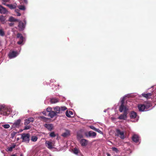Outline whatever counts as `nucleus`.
Listing matches in <instances>:
<instances>
[{
	"instance_id": "obj_1",
	"label": "nucleus",
	"mask_w": 156,
	"mask_h": 156,
	"mask_svg": "<svg viewBox=\"0 0 156 156\" xmlns=\"http://www.w3.org/2000/svg\"><path fill=\"white\" fill-rule=\"evenodd\" d=\"M11 112L10 109H8L5 105H0V114L3 116H7Z\"/></svg>"
},
{
	"instance_id": "obj_2",
	"label": "nucleus",
	"mask_w": 156,
	"mask_h": 156,
	"mask_svg": "<svg viewBox=\"0 0 156 156\" xmlns=\"http://www.w3.org/2000/svg\"><path fill=\"white\" fill-rule=\"evenodd\" d=\"M30 135L28 133H23L21 135V138L23 142L28 143L30 140Z\"/></svg>"
},
{
	"instance_id": "obj_3",
	"label": "nucleus",
	"mask_w": 156,
	"mask_h": 156,
	"mask_svg": "<svg viewBox=\"0 0 156 156\" xmlns=\"http://www.w3.org/2000/svg\"><path fill=\"white\" fill-rule=\"evenodd\" d=\"M96 134V133L91 131L85 133V135L87 137H95Z\"/></svg>"
},
{
	"instance_id": "obj_4",
	"label": "nucleus",
	"mask_w": 156,
	"mask_h": 156,
	"mask_svg": "<svg viewBox=\"0 0 156 156\" xmlns=\"http://www.w3.org/2000/svg\"><path fill=\"white\" fill-rule=\"evenodd\" d=\"M116 136H120V138L123 139L125 138L124 132L123 131H121L119 129H117L116 130Z\"/></svg>"
},
{
	"instance_id": "obj_5",
	"label": "nucleus",
	"mask_w": 156,
	"mask_h": 156,
	"mask_svg": "<svg viewBox=\"0 0 156 156\" xmlns=\"http://www.w3.org/2000/svg\"><path fill=\"white\" fill-rule=\"evenodd\" d=\"M44 126L50 131H51L54 128L53 125L52 124L46 123L44 125Z\"/></svg>"
},
{
	"instance_id": "obj_6",
	"label": "nucleus",
	"mask_w": 156,
	"mask_h": 156,
	"mask_svg": "<svg viewBox=\"0 0 156 156\" xmlns=\"http://www.w3.org/2000/svg\"><path fill=\"white\" fill-rule=\"evenodd\" d=\"M19 23L18 25L19 30L20 31L23 30L25 27V25L24 23L21 21H19Z\"/></svg>"
},
{
	"instance_id": "obj_7",
	"label": "nucleus",
	"mask_w": 156,
	"mask_h": 156,
	"mask_svg": "<svg viewBox=\"0 0 156 156\" xmlns=\"http://www.w3.org/2000/svg\"><path fill=\"white\" fill-rule=\"evenodd\" d=\"M17 54V51H13L9 53V58H11L16 57Z\"/></svg>"
},
{
	"instance_id": "obj_8",
	"label": "nucleus",
	"mask_w": 156,
	"mask_h": 156,
	"mask_svg": "<svg viewBox=\"0 0 156 156\" xmlns=\"http://www.w3.org/2000/svg\"><path fill=\"white\" fill-rule=\"evenodd\" d=\"M8 12L7 10L5 8L0 5V13L5 14L7 13Z\"/></svg>"
},
{
	"instance_id": "obj_9",
	"label": "nucleus",
	"mask_w": 156,
	"mask_h": 156,
	"mask_svg": "<svg viewBox=\"0 0 156 156\" xmlns=\"http://www.w3.org/2000/svg\"><path fill=\"white\" fill-rule=\"evenodd\" d=\"M127 112L125 110L123 112V114H121L119 117L118 118L120 119H125L127 118Z\"/></svg>"
},
{
	"instance_id": "obj_10",
	"label": "nucleus",
	"mask_w": 156,
	"mask_h": 156,
	"mask_svg": "<svg viewBox=\"0 0 156 156\" xmlns=\"http://www.w3.org/2000/svg\"><path fill=\"white\" fill-rule=\"evenodd\" d=\"M46 146L49 149H52L53 147V144L52 142L47 141L45 143Z\"/></svg>"
},
{
	"instance_id": "obj_11",
	"label": "nucleus",
	"mask_w": 156,
	"mask_h": 156,
	"mask_svg": "<svg viewBox=\"0 0 156 156\" xmlns=\"http://www.w3.org/2000/svg\"><path fill=\"white\" fill-rule=\"evenodd\" d=\"M152 95H154V93L153 92L149 93L147 94L143 93L142 94V96L146 98H151Z\"/></svg>"
},
{
	"instance_id": "obj_12",
	"label": "nucleus",
	"mask_w": 156,
	"mask_h": 156,
	"mask_svg": "<svg viewBox=\"0 0 156 156\" xmlns=\"http://www.w3.org/2000/svg\"><path fill=\"white\" fill-rule=\"evenodd\" d=\"M80 142L82 146H85L87 144L88 141L85 139H82L80 140Z\"/></svg>"
},
{
	"instance_id": "obj_13",
	"label": "nucleus",
	"mask_w": 156,
	"mask_h": 156,
	"mask_svg": "<svg viewBox=\"0 0 156 156\" xmlns=\"http://www.w3.org/2000/svg\"><path fill=\"white\" fill-rule=\"evenodd\" d=\"M132 139L134 142L137 143L139 141V137L138 135L134 134L133 136Z\"/></svg>"
},
{
	"instance_id": "obj_14",
	"label": "nucleus",
	"mask_w": 156,
	"mask_h": 156,
	"mask_svg": "<svg viewBox=\"0 0 156 156\" xmlns=\"http://www.w3.org/2000/svg\"><path fill=\"white\" fill-rule=\"evenodd\" d=\"M138 107L139 110L140 111H144L147 110L144 104L138 105Z\"/></svg>"
},
{
	"instance_id": "obj_15",
	"label": "nucleus",
	"mask_w": 156,
	"mask_h": 156,
	"mask_svg": "<svg viewBox=\"0 0 156 156\" xmlns=\"http://www.w3.org/2000/svg\"><path fill=\"white\" fill-rule=\"evenodd\" d=\"M21 121V120L20 119H18L14 122L13 126L15 127H19L20 126Z\"/></svg>"
},
{
	"instance_id": "obj_16",
	"label": "nucleus",
	"mask_w": 156,
	"mask_h": 156,
	"mask_svg": "<svg viewBox=\"0 0 156 156\" xmlns=\"http://www.w3.org/2000/svg\"><path fill=\"white\" fill-rule=\"evenodd\" d=\"M129 115L131 119H134L136 117L137 113L134 111H132L130 113Z\"/></svg>"
},
{
	"instance_id": "obj_17",
	"label": "nucleus",
	"mask_w": 156,
	"mask_h": 156,
	"mask_svg": "<svg viewBox=\"0 0 156 156\" xmlns=\"http://www.w3.org/2000/svg\"><path fill=\"white\" fill-rule=\"evenodd\" d=\"M119 110L120 112H122L123 111H124L125 110L127 112V110L126 109V106H124V105H121L119 107Z\"/></svg>"
},
{
	"instance_id": "obj_18",
	"label": "nucleus",
	"mask_w": 156,
	"mask_h": 156,
	"mask_svg": "<svg viewBox=\"0 0 156 156\" xmlns=\"http://www.w3.org/2000/svg\"><path fill=\"white\" fill-rule=\"evenodd\" d=\"M70 135V131L68 130H66V132L63 133L62 136L64 137H66Z\"/></svg>"
},
{
	"instance_id": "obj_19",
	"label": "nucleus",
	"mask_w": 156,
	"mask_h": 156,
	"mask_svg": "<svg viewBox=\"0 0 156 156\" xmlns=\"http://www.w3.org/2000/svg\"><path fill=\"white\" fill-rule=\"evenodd\" d=\"M56 115V113L54 111H52L49 113L48 115L51 118H52Z\"/></svg>"
},
{
	"instance_id": "obj_20",
	"label": "nucleus",
	"mask_w": 156,
	"mask_h": 156,
	"mask_svg": "<svg viewBox=\"0 0 156 156\" xmlns=\"http://www.w3.org/2000/svg\"><path fill=\"white\" fill-rule=\"evenodd\" d=\"M146 110L149 108L151 106V103L148 102H146L144 104Z\"/></svg>"
},
{
	"instance_id": "obj_21",
	"label": "nucleus",
	"mask_w": 156,
	"mask_h": 156,
	"mask_svg": "<svg viewBox=\"0 0 156 156\" xmlns=\"http://www.w3.org/2000/svg\"><path fill=\"white\" fill-rule=\"evenodd\" d=\"M8 21L11 22H19V20L18 19H15L14 17L12 16H10L9 17Z\"/></svg>"
},
{
	"instance_id": "obj_22",
	"label": "nucleus",
	"mask_w": 156,
	"mask_h": 156,
	"mask_svg": "<svg viewBox=\"0 0 156 156\" xmlns=\"http://www.w3.org/2000/svg\"><path fill=\"white\" fill-rule=\"evenodd\" d=\"M39 118L41 120L45 122H47L49 120V119L43 116H41Z\"/></svg>"
},
{
	"instance_id": "obj_23",
	"label": "nucleus",
	"mask_w": 156,
	"mask_h": 156,
	"mask_svg": "<svg viewBox=\"0 0 156 156\" xmlns=\"http://www.w3.org/2000/svg\"><path fill=\"white\" fill-rule=\"evenodd\" d=\"M66 115L68 117H71V115H73V112H72L70 111H67L66 112Z\"/></svg>"
},
{
	"instance_id": "obj_24",
	"label": "nucleus",
	"mask_w": 156,
	"mask_h": 156,
	"mask_svg": "<svg viewBox=\"0 0 156 156\" xmlns=\"http://www.w3.org/2000/svg\"><path fill=\"white\" fill-rule=\"evenodd\" d=\"M10 9H15L16 6V4H7L6 5Z\"/></svg>"
},
{
	"instance_id": "obj_25",
	"label": "nucleus",
	"mask_w": 156,
	"mask_h": 156,
	"mask_svg": "<svg viewBox=\"0 0 156 156\" xmlns=\"http://www.w3.org/2000/svg\"><path fill=\"white\" fill-rule=\"evenodd\" d=\"M54 110L57 114L59 113H60V108L59 106H56L54 108Z\"/></svg>"
},
{
	"instance_id": "obj_26",
	"label": "nucleus",
	"mask_w": 156,
	"mask_h": 156,
	"mask_svg": "<svg viewBox=\"0 0 156 156\" xmlns=\"http://www.w3.org/2000/svg\"><path fill=\"white\" fill-rule=\"evenodd\" d=\"M58 102V100L56 98H52L50 100V102L51 104H54Z\"/></svg>"
},
{
	"instance_id": "obj_27",
	"label": "nucleus",
	"mask_w": 156,
	"mask_h": 156,
	"mask_svg": "<svg viewBox=\"0 0 156 156\" xmlns=\"http://www.w3.org/2000/svg\"><path fill=\"white\" fill-rule=\"evenodd\" d=\"M5 20V17L3 16H0V21L2 23L4 24Z\"/></svg>"
},
{
	"instance_id": "obj_28",
	"label": "nucleus",
	"mask_w": 156,
	"mask_h": 156,
	"mask_svg": "<svg viewBox=\"0 0 156 156\" xmlns=\"http://www.w3.org/2000/svg\"><path fill=\"white\" fill-rule=\"evenodd\" d=\"M30 122L29 120V119L28 118L25 120L24 124L25 126H26L29 124Z\"/></svg>"
},
{
	"instance_id": "obj_29",
	"label": "nucleus",
	"mask_w": 156,
	"mask_h": 156,
	"mask_svg": "<svg viewBox=\"0 0 156 156\" xmlns=\"http://www.w3.org/2000/svg\"><path fill=\"white\" fill-rule=\"evenodd\" d=\"M18 8L20 9L21 10H25V7L24 5H19L18 6Z\"/></svg>"
},
{
	"instance_id": "obj_30",
	"label": "nucleus",
	"mask_w": 156,
	"mask_h": 156,
	"mask_svg": "<svg viewBox=\"0 0 156 156\" xmlns=\"http://www.w3.org/2000/svg\"><path fill=\"white\" fill-rule=\"evenodd\" d=\"M82 138H83V136L82 134L78 133L77 134V138L78 140Z\"/></svg>"
},
{
	"instance_id": "obj_31",
	"label": "nucleus",
	"mask_w": 156,
	"mask_h": 156,
	"mask_svg": "<svg viewBox=\"0 0 156 156\" xmlns=\"http://www.w3.org/2000/svg\"><path fill=\"white\" fill-rule=\"evenodd\" d=\"M67 109L65 107H61L60 108V113H62L63 111H64Z\"/></svg>"
},
{
	"instance_id": "obj_32",
	"label": "nucleus",
	"mask_w": 156,
	"mask_h": 156,
	"mask_svg": "<svg viewBox=\"0 0 156 156\" xmlns=\"http://www.w3.org/2000/svg\"><path fill=\"white\" fill-rule=\"evenodd\" d=\"M37 139V138L36 136H33L31 138V140L34 142L36 141Z\"/></svg>"
},
{
	"instance_id": "obj_33",
	"label": "nucleus",
	"mask_w": 156,
	"mask_h": 156,
	"mask_svg": "<svg viewBox=\"0 0 156 156\" xmlns=\"http://www.w3.org/2000/svg\"><path fill=\"white\" fill-rule=\"evenodd\" d=\"M49 136L50 137H54L56 136V135L54 132H52L50 133L49 134Z\"/></svg>"
},
{
	"instance_id": "obj_34",
	"label": "nucleus",
	"mask_w": 156,
	"mask_h": 156,
	"mask_svg": "<svg viewBox=\"0 0 156 156\" xmlns=\"http://www.w3.org/2000/svg\"><path fill=\"white\" fill-rule=\"evenodd\" d=\"M5 35L4 31L2 29H0V35L1 36H4Z\"/></svg>"
},
{
	"instance_id": "obj_35",
	"label": "nucleus",
	"mask_w": 156,
	"mask_h": 156,
	"mask_svg": "<svg viewBox=\"0 0 156 156\" xmlns=\"http://www.w3.org/2000/svg\"><path fill=\"white\" fill-rule=\"evenodd\" d=\"M2 126H3L5 128L8 129L9 128L10 126L9 124H5L3 125Z\"/></svg>"
},
{
	"instance_id": "obj_36",
	"label": "nucleus",
	"mask_w": 156,
	"mask_h": 156,
	"mask_svg": "<svg viewBox=\"0 0 156 156\" xmlns=\"http://www.w3.org/2000/svg\"><path fill=\"white\" fill-rule=\"evenodd\" d=\"M78 150L76 148H75L73 150V152L75 154H77L78 153Z\"/></svg>"
},
{
	"instance_id": "obj_37",
	"label": "nucleus",
	"mask_w": 156,
	"mask_h": 156,
	"mask_svg": "<svg viewBox=\"0 0 156 156\" xmlns=\"http://www.w3.org/2000/svg\"><path fill=\"white\" fill-rule=\"evenodd\" d=\"M52 108L51 107H48L46 109V111L47 112H51L52 111Z\"/></svg>"
},
{
	"instance_id": "obj_38",
	"label": "nucleus",
	"mask_w": 156,
	"mask_h": 156,
	"mask_svg": "<svg viewBox=\"0 0 156 156\" xmlns=\"http://www.w3.org/2000/svg\"><path fill=\"white\" fill-rule=\"evenodd\" d=\"M112 149L113 151H115L116 152H117L119 150L117 148L115 147H113L112 148Z\"/></svg>"
},
{
	"instance_id": "obj_39",
	"label": "nucleus",
	"mask_w": 156,
	"mask_h": 156,
	"mask_svg": "<svg viewBox=\"0 0 156 156\" xmlns=\"http://www.w3.org/2000/svg\"><path fill=\"white\" fill-rule=\"evenodd\" d=\"M30 128V126H29L26 125L24 127V129L27 130L29 129Z\"/></svg>"
},
{
	"instance_id": "obj_40",
	"label": "nucleus",
	"mask_w": 156,
	"mask_h": 156,
	"mask_svg": "<svg viewBox=\"0 0 156 156\" xmlns=\"http://www.w3.org/2000/svg\"><path fill=\"white\" fill-rule=\"evenodd\" d=\"M89 127L91 129H92L95 131L96 129V128L94 126H90Z\"/></svg>"
},
{
	"instance_id": "obj_41",
	"label": "nucleus",
	"mask_w": 156,
	"mask_h": 156,
	"mask_svg": "<svg viewBox=\"0 0 156 156\" xmlns=\"http://www.w3.org/2000/svg\"><path fill=\"white\" fill-rule=\"evenodd\" d=\"M22 36V34L19 33H18L17 34V37L18 38H20Z\"/></svg>"
},
{
	"instance_id": "obj_42",
	"label": "nucleus",
	"mask_w": 156,
	"mask_h": 156,
	"mask_svg": "<svg viewBox=\"0 0 156 156\" xmlns=\"http://www.w3.org/2000/svg\"><path fill=\"white\" fill-rule=\"evenodd\" d=\"M30 122H32L34 120V119L33 118H28Z\"/></svg>"
},
{
	"instance_id": "obj_43",
	"label": "nucleus",
	"mask_w": 156,
	"mask_h": 156,
	"mask_svg": "<svg viewBox=\"0 0 156 156\" xmlns=\"http://www.w3.org/2000/svg\"><path fill=\"white\" fill-rule=\"evenodd\" d=\"M95 131L100 133H102V132L98 129H96Z\"/></svg>"
},
{
	"instance_id": "obj_44",
	"label": "nucleus",
	"mask_w": 156,
	"mask_h": 156,
	"mask_svg": "<svg viewBox=\"0 0 156 156\" xmlns=\"http://www.w3.org/2000/svg\"><path fill=\"white\" fill-rule=\"evenodd\" d=\"M124 103V100L123 98L121 101V105H123Z\"/></svg>"
},
{
	"instance_id": "obj_45",
	"label": "nucleus",
	"mask_w": 156,
	"mask_h": 156,
	"mask_svg": "<svg viewBox=\"0 0 156 156\" xmlns=\"http://www.w3.org/2000/svg\"><path fill=\"white\" fill-rule=\"evenodd\" d=\"M23 42V41H18L17 42V43L18 44H21Z\"/></svg>"
},
{
	"instance_id": "obj_46",
	"label": "nucleus",
	"mask_w": 156,
	"mask_h": 156,
	"mask_svg": "<svg viewBox=\"0 0 156 156\" xmlns=\"http://www.w3.org/2000/svg\"><path fill=\"white\" fill-rule=\"evenodd\" d=\"M14 23H9V25L10 27H12Z\"/></svg>"
},
{
	"instance_id": "obj_47",
	"label": "nucleus",
	"mask_w": 156,
	"mask_h": 156,
	"mask_svg": "<svg viewBox=\"0 0 156 156\" xmlns=\"http://www.w3.org/2000/svg\"><path fill=\"white\" fill-rule=\"evenodd\" d=\"M12 149L13 148L11 147H10L9 148L8 150L9 151H12Z\"/></svg>"
},
{
	"instance_id": "obj_48",
	"label": "nucleus",
	"mask_w": 156,
	"mask_h": 156,
	"mask_svg": "<svg viewBox=\"0 0 156 156\" xmlns=\"http://www.w3.org/2000/svg\"><path fill=\"white\" fill-rule=\"evenodd\" d=\"M20 41H23V36H21V37L20 38Z\"/></svg>"
},
{
	"instance_id": "obj_49",
	"label": "nucleus",
	"mask_w": 156,
	"mask_h": 156,
	"mask_svg": "<svg viewBox=\"0 0 156 156\" xmlns=\"http://www.w3.org/2000/svg\"><path fill=\"white\" fill-rule=\"evenodd\" d=\"M16 146V145H15V144H13V145H12L11 146V147H12L13 149V148H14Z\"/></svg>"
},
{
	"instance_id": "obj_50",
	"label": "nucleus",
	"mask_w": 156,
	"mask_h": 156,
	"mask_svg": "<svg viewBox=\"0 0 156 156\" xmlns=\"http://www.w3.org/2000/svg\"><path fill=\"white\" fill-rule=\"evenodd\" d=\"M4 2H9V0H2Z\"/></svg>"
},
{
	"instance_id": "obj_51",
	"label": "nucleus",
	"mask_w": 156,
	"mask_h": 156,
	"mask_svg": "<svg viewBox=\"0 0 156 156\" xmlns=\"http://www.w3.org/2000/svg\"><path fill=\"white\" fill-rule=\"evenodd\" d=\"M17 16H20L21 15V14L20 13L17 12Z\"/></svg>"
},
{
	"instance_id": "obj_52",
	"label": "nucleus",
	"mask_w": 156,
	"mask_h": 156,
	"mask_svg": "<svg viewBox=\"0 0 156 156\" xmlns=\"http://www.w3.org/2000/svg\"><path fill=\"white\" fill-rule=\"evenodd\" d=\"M42 113L44 115H46L45 111H44L42 112Z\"/></svg>"
},
{
	"instance_id": "obj_53",
	"label": "nucleus",
	"mask_w": 156,
	"mask_h": 156,
	"mask_svg": "<svg viewBox=\"0 0 156 156\" xmlns=\"http://www.w3.org/2000/svg\"><path fill=\"white\" fill-rule=\"evenodd\" d=\"M24 2L25 3H27V0H24Z\"/></svg>"
},
{
	"instance_id": "obj_54",
	"label": "nucleus",
	"mask_w": 156,
	"mask_h": 156,
	"mask_svg": "<svg viewBox=\"0 0 156 156\" xmlns=\"http://www.w3.org/2000/svg\"><path fill=\"white\" fill-rule=\"evenodd\" d=\"M107 156H110V155L109 154H107Z\"/></svg>"
},
{
	"instance_id": "obj_55",
	"label": "nucleus",
	"mask_w": 156,
	"mask_h": 156,
	"mask_svg": "<svg viewBox=\"0 0 156 156\" xmlns=\"http://www.w3.org/2000/svg\"><path fill=\"white\" fill-rule=\"evenodd\" d=\"M3 4L4 5H5L6 6V5L7 4H6L5 3H3Z\"/></svg>"
},
{
	"instance_id": "obj_56",
	"label": "nucleus",
	"mask_w": 156,
	"mask_h": 156,
	"mask_svg": "<svg viewBox=\"0 0 156 156\" xmlns=\"http://www.w3.org/2000/svg\"><path fill=\"white\" fill-rule=\"evenodd\" d=\"M11 156H16V155L15 154H13L11 155Z\"/></svg>"
},
{
	"instance_id": "obj_57",
	"label": "nucleus",
	"mask_w": 156,
	"mask_h": 156,
	"mask_svg": "<svg viewBox=\"0 0 156 156\" xmlns=\"http://www.w3.org/2000/svg\"><path fill=\"white\" fill-rule=\"evenodd\" d=\"M20 156H23V154H20Z\"/></svg>"
},
{
	"instance_id": "obj_58",
	"label": "nucleus",
	"mask_w": 156,
	"mask_h": 156,
	"mask_svg": "<svg viewBox=\"0 0 156 156\" xmlns=\"http://www.w3.org/2000/svg\"><path fill=\"white\" fill-rule=\"evenodd\" d=\"M19 140V138H17V140Z\"/></svg>"
}]
</instances>
